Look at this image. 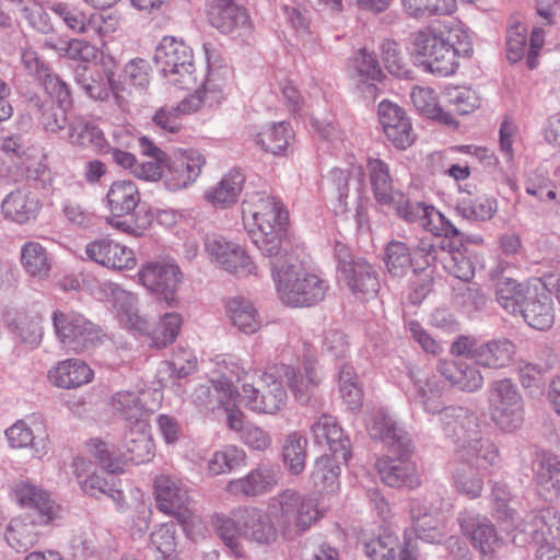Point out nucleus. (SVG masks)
<instances>
[{
	"label": "nucleus",
	"instance_id": "nucleus-1",
	"mask_svg": "<svg viewBox=\"0 0 560 560\" xmlns=\"http://www.w3.org/2000/svg\"><path fill=\"white\" fill-rule=\"evenodd\" d=\"M412 52L421 58L424 68L440 77L456 72L460 57H470L469 34L457 23L433 24L412 34Z\"/></svg>",
	"mask_w": 560,
	"mask_h": 560
},
{
	"label": "nucleus",
	"instance_id": "nucleus-2",
	"mask_svg": "<svg viewBox=\"0 0 560 560\" xmlns=\"http://www.w3.org/2000/svg\"><path fill=\"white\" fill-rule=\"evenodd\" d=\"M288 211L283 205L265 192H254L242 202V219L253 242L269 258L292 248L284 237Z\"/></svg>",
	"mask_w": 560,
	"mask_h": 560
},
{
	"label": "nucleus",
	"instance_id": "nucleus-3",
	"mask_svg": "<svg viewBox=\"0 0 560 560\" xmlns=\"http://www.w3.org/2000/svg\"><path fill=\"white\" fill-rule=\"evenodd\" d=\"M270 265L278 295L284 304L305 307L324 299L328 285L306 269L292 248H283V253L270 259Z\"/></svg>",
	"mask_w": 560,
	"mask_h": 560
},
{
	"label": "nucleus",
	"instance_id": "nucleus-4",
	"mask_svg": "<svg viewBox=\"0 0 560 560\" xmlns=\"http://www.w3.org/2000/svg\"><path fill=\"white\" fill-rule=\"evenodd\" d=\"M229 364L230 372L242 385V392L237 397L246 408L257 413L275 415L285 406L287 390L282 381L277 377V372L244 369L232 359Z\"/></svg>",
	"mask_w": 560,
	"mask_h": 560
},
{
	"label": "nucleus",
	"instance_id": "nucleus-5",
	"mask_svg": "<svg viewBox=\"0 0 560 560\" xmlns=\"http://www.w3.org/2000/svg\"><path fill=\"white\" fill-rule=\"evenodd\" d=\"M141 201L138 185L131 179L114 180L106 192L105 202L110 212L106 224L121 233L141 236L151 226L152 214L136 211Z\"/></svg>",
	"mask_w": 560,
	"mask_h": 560
},
{
	"label": "nucleus",
	"instance_id": "nucleus-6",
	"mask_svg": "<svg viewBox=\"0 0 560 560\" xmlns=\"http://www.w3.org/2000/svg\"><path fill=\"white\" fill-rule=\"evenodd\" d=\"M114 308L120 324L128 329L145 334L150 346L162 349L173 343L180 332L183 318L176 312L165 313L159 324L149 331L148 320L139 313L137 296L126 290L114 291Z\"/></svg>",
	"mask_w": 560,
	"mask_h": 560
},
{
	"label": "nucleus",
	"instance_id": "nucleus-7",
	"mask_svg": "<svg viewBox=\"0 0 560 560\" xmlns=\"http://www.w3.org/2000/svg\"><path fill=\"white\" fill-rule=\"evenodd\" d=\"M270 514L285 536L303 534L323 515L314 499L290 489L271 500Z\"/></svg>",
	"mask_w": 560,
	"mask_h": 560
},
{
	"label": "nucleus",
	"instance_id": "nucleus-8",
	"mask_svg": "<svg viewBox=\"0 0 560 560\" xmlns=\"http://www.w3.org/2000/svg\"><path fill=\"white\" fill-rule=\"evenodd\" d=\"M154 60L170 84L183 90L197 86L194 51L183 39L164 36L155 49Z\"/></svg>",
	"mask_w": 560,
	"mask_h": 560
},
{
	"label": "nucleus",
	"instance_id": "nucleus-9",
	"mask_svg": "<svg viewBox=\"0 0 560 560\" xmlns=\"http://www.w3.org/2000/svg\"><path fill=\"white\" fill-rule=\"evenodd\" d=\"M52 324L61 346L75 353L95 349L107 338L98 325L78 312L57 310L52 313Z\"/></svg>",
	"mask_w": 560,
	"mask_h": 560
},
{
	"label": "nucleus",
	"instance_id": "nucleus-10",
	"mask_svg": "<svg viewBox=\"0 0 560 560\" xmlns=\"http://www.w3.org/2000/svg\"><path fill=\"white\" fill-rule=\"evenodd\" d=\"M388 453L378 458L375 464L382 481L394 488L413 489L420 486L418 468L411 460V441L394 442Z\"/></svg>",
	"mask_w": 560,
	"mask_h": 560
},
{
	"label": "nucleus",
	"instance_id": "nucleus-11",
	"mask_svg": "<svg viewBox=\"0 0 560 560\" xmlns=\"http://www.w3.org/2000/svg\"><path fill=\"white\" fill-rule=\"evenodd\" d=\"M154 498L159 511L176 518L185 530L199 522L189 506L188 489L179 479L168 475L158 476L154 480Z\"/></svg>",
	"mask_w": 560,
	"mask_h": 560
},
{
	"label": "nucleus",
	"instance_id": "nucleus-12",
	"mask_svg": "<svg viewBox=\"0 0 560 560\" xmlns=\"http://www.w3.org/2000/svg\"><path fill=\"white\" fill-rule=\"evenodd\" d=\"M492 420L504 431L517 429L524 420L523 399L510 380L494 382L489 389Z\"/></svg>",
	"mask_w": 560,
	"mask_h": 560
},
{
	"label": "nucleus",
	"instance_id": "nucleus-13",
	"mask_svg": "<svg viewBox=\"0 0 560 560\" xmlns=\"http://www.w3.org/2000/svg\"><path fill=\"white\" fill-rule=\"evenodd\" d=\"M139 282L158 294L168 306L177 304L176 292L183 281L179 266L172 259L147 261L138 270Z\"/></svg>",
	"mask_w": 560,
	"mask_h": 560
},
{
	"label": "nucleus",
	"instance_id": "nucleus-14",
	"mask_svg": "<svg viewBox=\"0 0 560 560\" xmlns=\"http://www.w3.org/2000/svg\"><path fill=\"white\" fill-rule=\"evenodd\" d=\"M205 163L203 155L194 150L168 155L162 163L165 188L173 192L188 188L200 176Z\"/></svg>",
	"mask_w": 560,
	"mask_h": 560
},
{
	"label": "nucleus",
	"instance_id": "nucleus-15",
	"mask_svg": "<svg viewBox=\"0 0 560 560\" xmlns=\"http://www.w3.org/2000/svg\"><path fill=\"white\" fill-rule=\"evenodd\" d=\"M433 246L411 247L402 241L388 242L384 250V264L388 273L394 278H402L410 270L417 271L430 265L434 257Z\"/></svg>",
	"mask_w": 560,
	"mask_h": 560
},
{
	"label": "nucleus",
	"instance_id": "nucleus-16",
	"mask_svg": "<svg viewBox=\"0 0 560 560\" xmlns=\"http://www.w3.org/2000/svg\"><path fill=\"white\" fill-rule=\"evenodd\" d=\"M75 79L89 97L106 101L114 95L117 104L122 106L120 81L116 80L114 70L106 62L80 67L77 70Z\"/></svg>",
	"mask_w": 560,
	"mask_h": 560
},
{
	"label": "nucleus",
	"instance_id": "nucleus-17",
	"mask_svg": "<svg viewBox=\"0 0 560 560\" xmlns=\"http://www.w3.org/2000/svg\"><path fill=\"white\" fill-rule=\"evenodd\" d=\"M206 249L211 260L222 269L238 276L257 273V267L247 250L238 243L223 236L208 237Z\"/></svg>",
	"mask_w": 560,
	"mask_h": 560
},
{
	"label": "nucleus",
	"instance_id": "nucleus-18",
	"mask_svg": "<svg viewBox=\"0 0 560 560\" xmlns=\"http://www.w3.org/2000/svg\"><path fill=\"white\" fill-rule=\"evenodd\" d=\"M463 534L476 548L482 560H497L498 553L505 547V540L499 536L495 526L479 515L465 512L459 516Z\"/></svg>",
	"mask_w": 560,
	"mask_h": 560
},
{
	"label": "nucleus",
	"instance_id": "nucleus-19",
	"mask_svg": "<svg viewBox=\"0 0 560 560\" xmlns=\"http://www.w3.org/2000/svg\"><path fill=\"white\" fill-rule=\"evenodd\" d=\"M85 255L93 262L115 271L132 270L138 262L131 247L113 238H97L88 243Z\"/></svg>",
	"mask_w": 560,
	"mask_h": 560
},
{
	"label": "nucleus",
	"instance_id": "nucleus-20",
	"mask_svg": "<svg viewBox=\"0 0 560 560\" xmlns=\"http://www.w3.org/2000/svg\"><path fill=\"white\" fill-rule=\"evenodd\" d=\"M551 292L539 278L532 279L527 299L523 301L520 313L533 328L546 330L555 322Z\"/></svg>",
	"mask_w": 560,
	"mask_h": 560
},
{
	"label": "nucleus",
	"instance_id": "nucleus-21",
	"mask_svg": "<svg viewBox=\"0 0 560 560\" xmlns=\"http://www.w3.org/2000/svg\"><path fill=\"white\" fill-rule=\"evenodd\" d=\"M12 497L20 508L36 512L39 525H49L59 517L60 506L47 491L32 482H16L12 488Z\"/></svg>",
	"mask_w": 560,
	"mask_h": 560
},
{
	"label": "nucleus",
	"instance_id": "nucleus-22",
	"mask_svg": "<svg viewBox=\"0 0 560 560\" xmlns=\"http://www.w3.org/2000/svg\"><path fill=\"white\" fill-rule=\"evenodd\" d=\"M378 117L384 133L394 147L406 150L413 144L416 133L409 117L401 107L383 101L378 105Z\"/></svg>",
	"mask_w": 560,
	"mask_h": 560
},
{
	"label": "nucleus",
	"instance_id": "nucleus-23",
	"mask_svg": "<svg viewBox=\"0 0 560 560\" xmlns=\"http://www.w3.org/2000/svg\"><path fill=\"white\" fill-rule=\"evenodd\" d=\"M206 12L209 23L222 34L252 28L247 10L234 0H210Z\"/></svg>",
	"mask_w": 560,
	"mask_h": 560
},
{
	"label": "nucleus",
	"instance_id": "nucleus-24",
	"mask_svg": "<svg viewBox=\"0 0 560 560\" xmlns=\"http://www.w3.org/2000/svg\"><path fill=\"white\" fill-rule=\"evenodd\" d=\"M340 280L361 300L374 298L380 290V281L373 267L364 259L343 262Z\"/></svg>",
	"mask_w": 560,
	"mask_h": 560
},
{
	"label": "nucleus",
	"instance_id": "nucleus-25",
	"mask_svg": "<svg viewBox=\"0 0 560 560\" xmlns=\"http://www.w3.org/2000/svg\"><path fill=\"white\" fill-rule=\"evenodd\" d=\"M208 61V75L205 82H199L203 94L211 97L215 104H220L233 85V69L231 66L214 50L206 48Z\"/></svg>",
	"mask_w": 560,
	"mask_h": 560
},
{
	"label": "nucleus",
	"instance_id": "nucleus-26",
	"mask_svg": "<svg viewBox=\"0 0 560 560\" xmlns=\"http://www.w3.org/2000/svg\"><path fill=\"white\" fill-rule=\"evenodd\" d=\"M49 382L62 389H77L94 380L93 369L83 360L70 358L58 361L48 371Z\"/></svg>",
	"mask_w": 560,
	"mask_h": 560
},
{
	"label": "nucleus",
	"instance_id": "nucleus-27",
	"mask_svg": "<svg viewBox=\"0 0 560 560\" xmlns=\"http://www.w3.org/2000/svg\"><path fill=\"white\" fill-rule=\"evenodd\" d=\"M278 483V471L261 466L250 470L246 476L232 479L225 491L234 497H258L273 490Z\"/></svg>",
	"mask_w": 560,
	"mask_h": 560
},
{
	"label": "nucleus",
	"instance_id": "nucleus-28",
	"mask_svg": "<svg viewBox=\"0 0 560 560\" xmlns=\"http://www.w3.org/2000/svg\"><path fill=\"white\" fill-rule=\"evenodd\" d=\"M311 434L315 443L326 445L335 456L340 457L342 462L349 458L350 441L345 435L343 430L338 424L335 417L322 415L311 425Z\"/></svg>",
	"mask_w": 560,
	"mask_h": 560
},
{
	"label": "nucleus",
	"instance_id": "nucleus-29",
	"mask_svg": "<svg viewBox=\"0 0 560 560\" xmlns=\"http://www.w3.org/2000/svg\"><path fill=\"white\" fill-rule=\"evenodd\" d=\"M540 546L555 545L560 539V514L555 508L535 512L521 529Z\"/></svg>",
	"mask_w": 560,
	"mask_h": 560
},
{
	"label": "nucleus",
	"instance_id": "nucleus-30",
	"mask_svg": "<svg viewBox=\"0 0 560 560\" xmlns=\"http://www.w3.org/2000/svg\"><path fill=\"white\" fill-rule=\"evenodd\" d=\"M254 141L264 152L283 156L292 150L294 131L289 122H273L264 127Z\"/></svg>",
	"mask_w": 560,
	"mask_h": 560
},
{
	"label": "nucleus",
	"instance_id": "nucleus-31",
	"mask_svg": "<svg viewBox=\"0 0 560 560\" xmlns=\"http://www.w3.org/2000/svg\"><path fill=\"white\" fill-rule=\"evenodd\" d=\"M226 316L238 331L246 335L257 332L261 327V318L255 304L244 296H232L225 300Z\"/></svg>",
	"mask_w": 560,
	"mask_h": 560
},
{
	"label": "nucleus",
	"instance_id": "nucleus-32",
	"mask_svg": "<svg viewBox=\"0 0 560 560\" xmlns=\"http://www.w3.org/2000/svg\"><path fill=\"white\" fill-rule=\"evenodd\" d=\"M236 515L243 524L244 539L258 544H270L276 540V528L265 512L255 508H242Z\"/></svg>",
	"mask_w": 560,
	"mask_h": 560
},
{
	"label": "nucleus",
	"instance_id": "nucleus-33",
	"mask_svg": "<svg viewBox=\"0 0 560 560\" xmlns=\"http://www.w3.org/2000/svg\"><path fill=\"white\" fill-rule=\"evenodd\" d=\"M121 450L125 464L132 462L143 464L153 457V440L150 435V425L147 421H139L130 428Z\"/></svg>",
	"mask_w": 560,
	"mask_h": 560
},
{
	"label": "nucleus",
	"instance_id": "nucleus-34",
	"mask_svg": "<svg viewBox=\"0 0 560 560\" xmlns=\"http://www.w3.org/2000/svg\"><path fill=\"white\" fill-rule=\"evenodd\" d=\"M1 209L7 219L22 224L37 217L40 202L33 192L16 189L3 199Z\"/></svg>",
	"mask_w": 560,
	"mask_h": 560
},
{
	"label": "nucleus",
	"instance_id": "nucleus-35",
	"mask_svg": "<svg viewBox=\"0 0 560 560\" xmlns=\"http://www.w3.org/2000/svg\"><path fill=\"white\" fill-rule=\"evenodd\" d=\"M93 462L83 456H77L73 460L74 475L77 476L81 489L91 497L107 494L114 500L122 497L121 491L113 488L105 478L92 471Z\"/></svg>",
	"mask_w": 560,
	"mask_h": 560
},
{
	"label": "nucleus",
	"instance_id": "nucleus-36",
	"mask_svg": "<svg viewBox=\"0 0 560 560\" xmlns=\"http://www.w3.org/2000/svg\"><path fill=\"white\" fill-rule=\"evenodd\" d=\"M441 374L454 386L466 392H476L483 385V377L478 369L463 360L441 361Z\"/></svg>",
	"mask_w": 560,
	"mask_h": 560
},
{
	"label": "nucleus",
	"instance_id": "nucleus-37",
	"mask_svg": "<svg viewBox=\"0 0 560 560\" xmlns=\"http://www.w3.org/2000/svg\"><path fill=\"white\" fill-rule=\"evenodd\" d=\"M366 170L374 198L380 205H392L399 190L394 189L388 164L380 158L370 156Z\"/></svg>",
	"mask_w": 560,
	"mask_h": 560
},
{
	"label": "nucleus",
	"instance_id": "nucleus-38",
	"mask_svg": "<svg viewBox=\"0 0 560 560\" xmlns=\"http://www.w3.org/2000/svg\"><path fill=\"white\" fill-rule=\"evenodd\" d=\"M5 435L10 445L14 448L31 446L37 457L47 453L48 436L42 423L35 430L31 429L24 421H16L7 431Z\"/></svg>",
	"mask_w": 560,
	"mask_h": 560
},
{
	"label": "nucleus",
	"instance_id": "nucleus-39",
	"mask_svg": "<svg viewBox=\"0 0 560 560\" xmlns=\"http://www.w3.org/2000/svg\"><path fill=\"white\" fill-rule=\"evenodd\" d=\"M279 376L287 378L288 385L299 401H307L313 390L319 385L320 376L312 363L305 364L303 372L296 373L290 365L276 368Z\"/></svg>",
	"mask_w": 560,
	"mask_h": 560
},
{
	"label": "nucleus",
	"instance_id": "nucleus-40",
	"mask_svg": "<svg viewBox=\"0 0 560 560\" xmlns=\"http://www.w3.org/2000/svg\"><path fill=\"white\" fill-rule=\"evenodd\" d=\"M86 459L101 466L109 474H121L125 468L121 448L110 447L105 441L93 438L84 443L83 454Z\"/></svg>",
	"mask_w": 560,
	"mask_h": 560
},
{
	"label": "nucleus",
	"instance_id": "nucleus-41",
	"mask_svg": "<svg viewBox=\"0 0 560 560\" xmlns=\"http://www.w3.org/2000/svg\"><path fill=\"white\" fill-rule=\"evenodd\" d=\"M515 353L516 347L509 339H494L478 347L475 361L486 368L501 369L513 362Z\"/></svg>",
	"mask_w": 560,
	"mask_h": 560
},
{
	"label": "nucleus",
	"instance_id": "nucleus-42",
	"mask_svg": "<svg viewBox=\"0 0 560 560\" xmlns=\"http://www.w3.org/2000/svg\"><path fill=\"white\" fill-rule=\"evenodd\" d=\"M68 140L75 147H92L97 153H107L109 144L104 132L94 122L78 119L71 122L68 132Z\"/></svg>",
	"mask_w": 560,
	"mask_h": 560
},
{
	"label": "nucleus",
	"instance_id": "nucleus-43",
	"mask_svg": "<svg viewBox=\"0 0 560 560\" xmlns=\"http://www.w3.org/2000/svg\"><path fill=\"white\" fill-rule=\"evenodd\" d=\"M37 517L31 520L28 516L13 517L5 529V540L8 545L16 551H26L33 547L39 537L35 529Z\"/></svg>",
	"mask_w": 560,
	"mask_h": 560
},
{
	"label": "nucleus",
	"instance_id": "nucleus-44",
	"mask_svg": "<svg viewBox=\"0 0 560 560\" xmlns=\"http://www.w3.org/2000/svg\"><path fill=\"white\" fill-rule=\"evenodd\" d=\"M151 79V66L148 60L135 58L128 61L122 70L120 88L122 94V105L127 96L133 91L143 92L148 89Z\"/></svg>",
	"mask_w": 560,
	"mask_h": 560
},
{
	"label": "nucleus",
	"instance_id": "nucleus-45",
	"mask_svg": "<svg viewBox=\"0 0 560 560\" xmlns=\"http://www.w3.org/2000/svg\"><path fill=\"white\" fill-rule=\"evenodd\" d=\"M411 100L417 110L428 118L447 126L455 125L453 114L441 106L433 89L415 86L411 91Z\"/></svg>",
	"mask_w": 560,
	"mask_h": 560
},
{
	"label": "nucleus",
	"instance_id": "nucleus-46",
	"mask_svg": "<svg viewBox=\"0 0 560 560\" xmlns=\"http://www.w3.org/2000/svg\"><path fill=\"white\" fill-rule=\"evenodd\" d=\"M530 284L532 279L521 283L512 278H500L495 282V299L505 311L515 314L520 312L523 301L527 299Z\"/></svg>",
	"mask_w": 560,
	"mask_h": 560
},
{
	"label": "nucleus",
	"instance_id": "nucleus-47",
	"mask_svg": "<svg viewBox=\"0 0 560 560\" xmlns=\"http://www.w3.org/2000/svg\"><path fill=\"white\" fill-rule=\"evenodd\" d=\"M538 494L546 501H555L560 497V459L546 455L537 471Z\"/></svg>",
	"mask_w": 560,
	"mask_h": 560
},
{
	"label": "nucleus",
	"instance_id": "nucleus-48",
	"mask_svg": "<svg viewBox=\"0 0 560 560\" xmlns=\"http://www.w3.org/2000/svg\"><path fill=\"white\" fill-rule=\"evenodd\" d=\"M150 393H142L141 396L132 392H118L112 398V407L115 411L122 415L127 421L135 422L147 421L144 417L153 412L154 408L145 406V398Z\"/></svg>",
	"mask_w": 560,
	"mask_h": 560
},
{
	"label": "nucleus",
	"instance_id": "nucleus-49",
	"mask_svg": "<svg viewBox=\"0 0 560 560\" xmlns=\"http://www.w3.org/2000/svg\"><path fill=\"white\" fill-rule=\"evenodd\" d=\"M243 183L244 176L241 172H229L215 187L206 191L205 198L213 206L228 207L237 201Z\"/></svg>",
	"mask_w": 560,
	"mask_h": 560
},
{
	"label": "nucleus",
	"instance_id": "nucleus-50",
	"mask_svg": "<svg viewBox=\"0 0 560 560\" xmlns=\"http://www.w3.org/2000/svg\"><path fill=\"white\" fill-rule=\"evenodd\" d=\"M213 387L219 394V399L226 411L229 428L235 431H244V413L236 407L242 404L237 392L230 380L222 377L213 381Z\"/></svg>",
	"mask_w": 560,
	"mask_h": 560
},
{
	"label": "nucleus",
	"instance_id": "nucleus-51",
	"mask_svg": "<svg viewBox=\"0 0 560 560\" xmlns=\"http://www.w3.org/2000/svg\"><path fill=\"white\" fill-rule=\"evenodd\" d=\"M410 515L415 522L413 530L417 536L430 542L440 541L443 537L442 520L430 513L421 514V503L413 500L410 508Z\"/></svg>",
	"mask_w": 560,
	"mask_h": 560
},
{
	"label": "nucleus",
	"instance_id": "nucleus-52",
	"mask_svg": "<svg viewBox=\"0 0 560 560\" xmlns=\"http://www.w3.org/2000/svg\"><path fill=\"white\" fill-rule=\"evenodd\" d=\"M340 457L332 455L320 456L314 465L312 471V480L314 486L320 487L323 490L332 492L339 487L340 467L338 465Z\"/></svg>",
	"mask_w": 560,
	"mask_h": 560
},
{
	"label": "nucleus",
	"instance_id": "nucleus-53",
	"mask_svg": "<svg viewBox=\"0 0 560 560\" xmlns=\"http://www.w3.org/2000/svg\"><path fill=\"white\" fill-rule=\"evenodd\" d=\"M21 262L32 277L45 278L50 271V259L46 248L38 242H27L21 249Z\"/></svg>",
	"mask_w": 560,
	"mask_h": 560
},
{
	"label": "nucleus",
	"instance_id": "nucleus-54",
	"mask_svg": "<svg viewBox=\"0 0 560 560\" xmlns=\"http://www.w3.org/2000/svg\"><path fill=\"white\" fill-rule=\"evenodd\" d=\"M498 205L494 198L468 195L458 201L456 211L467 220L486 221L495 214Z\"/></svg>",
	"mask_w": 560,
	"mask_h": 560
},
{
	"label": "nucleus",
	"instance_id": "nucleus-55",
	"mask_svg": "<svg viewBox=\"0 0 560 560\" xmlns=\"http://www.w3.org/2000/svg\"><path fill=\"white\" fill-rule=\"evenodd\" d=\"M241 509L234 510L231 515L217 513L211 517V525L215 534L231 549H236L238 539L243 538V524L236 515Z\"/></svg>",
	"mask_w": 560,
	"mask_h": 560
},
{
	"label": "nucleus",
	"instance_id": "nucleus-56",
	"mask_svg": "<svg viewBox=\"0 0 560 560\" xmlns=\"http://www.w3.org/2000/svg\"><path fill=\"white\" fill-rule=\"evenodd\" d=\"M401 5L415 19L451 15L457 9L456 0H401Z\"/></svg>",
	"mask_w": 560,
	"mask_h": 560
},
{
	"label": "nucleus",
	"instance_id": "nucleus-57",
	"mask_svg": "<svg viewBox=\"0 0 560 560\" xmlns=\"http://www.w3.org/2000/svg\"><path fill=\"white\" fill-rule=\"evenodd\" d=\"M307 440L299 432L290 433L282 446V457L287 469L294 475L304 470Z\"/></svg>",
	"mask_w": 560,
	"mask_h": 560
},
{
	"label": "nucleus",
	"instance_id": "nucleus-58",
	"mask_svg": "<svg viewBox=\"0 0 560 560\" xmlns=\"http://www.w3.org/2000/svg\"><path fill=\"white\" fill-rule=\"evenodd\" d=\"M150 546L159 553L156 560H176L177 544L174 524L164 523L156 526L150 535Z\"/></svg>",
	"mask_w": 560,
	"mask_h": 560
},
{
	"label": "nucleus",
	"instance_id": "nucleus-59",
	"mask_svg": "<svg viewBox=\"0 0 560 560\" xmlns=\"http://www.w3.org/2000/svg\"><path fill=\"white\" fill-rule=\"evenodd\" d=\"M445 102L447 112L458 115L472 113L480 106V100L477 93L465 86H452L445 91Z\"/></svg>",
	"mask_w": 560,
	"mask_h": 560
},
{
	"label": "nucleus",
	"instance_id": "nucleus-60",
	"mask_svg": "<svg viewBox=\"0 0 560 560\" xmlns=\"http://www.w3.org/2000/svg\"><path fill=\"white\" fill-rule=\"evenodd\" d=\"M398 536L385 530L378 537L365 544V553L372 560H396L400 550Z\"/></svg>",
	"mask_w": 560,
	"mask_h": 560
},
{
	"label": "nucleus",
	"instance_id": "nucleus-61",
	"mask_svg": "<svg viewBox=\"0 0 560 560\" xmlns=\"http://www.w3.org/2000/svg\"><path fill=\"white\" fill-rule=\"evenodd\" d=\"M455 487L457 491L469 499H475L480 495L482 490V478L476 466L465 463L462 464L454 475Z\"/></svg>",
	"mask_w": 560,
	"mask_h": 560
},
{
	"label": "nucleus",
	"instance_id": "nucleus-62",
	"mask_svg": "<svg viewBox=\"0 0 560 560\" xmlns=\"http://www.w3.org/2000/svg\"><path fill=\"white\" fill-rule=\"evenodd\" d=\"M245 454L242 450L235 446H226L222 451L215 452L208 462V470L210 474L217 476L229 474L234 468L244 463Z\"/></svg>",
	"mask_w": 560,
	"mask_h": 560
},
{
	"label": "nucleus",
	"instance_id": "nucleus-63",
	"mask_svg": "<svg viewBox=\"0 0 560 560\" xmlns=\"http://www.w3.org/2000/svg\"><path fill=\"white\" fill-rule=\"evenodd\" d=\"M369 432L373 439H380L387 443L388 451L392 450L393 443L400 441H410L401 433V430L396 427L393 419L386 415H377L369 424Z\"/></svg>",
	"mask_w": 560,
	"mask_h": 560
},
{
	"label": "nucleus",
	"instance_id": "nucleus-64",
	"mask_svg": "<svg viewBox=\"0 0 560 560\" xmlns=\"http://www.w3.org/2000/svg\"><path fill=\"white\" fill-rule=\"evenodd\" d=\"M339 389L342 399L350 408H357L362 402V389L358 385L353 366L343 364L339 371Z\"/></svg>",
	"mask_w": 560,
	"mask_h": 560
}]
</instances>
